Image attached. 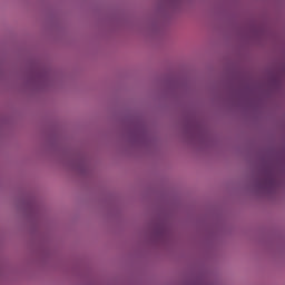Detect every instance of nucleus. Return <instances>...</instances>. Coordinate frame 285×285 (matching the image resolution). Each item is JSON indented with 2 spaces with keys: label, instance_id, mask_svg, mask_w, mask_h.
<instances>
[{
  "label": "nucleus",
  "instance_id": "1",
  "mask_svg": "<svg viewBox=\"0 0 285 285\" xmlns=\"http://www.w3.org/2000/svg\"><path fill=\"white\" fill-rule=\"evenodd\" d=\"M279 183L273 174L267 171H259L250 181L249 190L256 195H271L275 193Z\"/></svg>",
  "mask_w": 285,
  "mask_h": 285
},
{
  "label": "nucleus",
  "instance_id": "2",
  "mask_svg": "<svg viewBox=\"0 0 285 285\" xmlns=\"http://www.w3.org/2000/svg\"><path fill=\"white\" fill-rule=\"evenodd\" d=\"M163 235H166V229L164 227H157L154 229L151 237L153 239H161Z\"/></svg>",
  "mask_w": 285,
  "mask_h": 285
},
{
  "label": "nucleus",
  "instance_id": "3",
  "mask_svg": "<svg viewBox=\"0 0 285 285\" xmlns=\"http://www.w3.org/2000/svg\"><path fill=\"white\" fill-rule=\"evenodd\" d=\"M37 81H46V78L43 76H38Z\"/></svg>",
  "mask_w": 285,
  "mask_h": 285
}]
</instances>
